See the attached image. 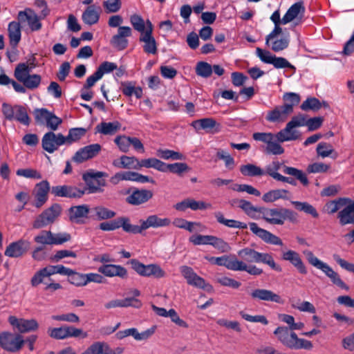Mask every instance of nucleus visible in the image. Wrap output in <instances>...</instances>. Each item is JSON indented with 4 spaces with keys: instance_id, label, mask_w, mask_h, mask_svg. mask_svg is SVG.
<instances>
[{
    "instance_id": "38",
    "label": "nucleus",
    "mask_w": 354,
    "mask_h": 354,
    "mask_svg": "<svg viewBox=\"0 0 354 354\" xmlns=\"http://www.w3.org/2000/svg\"><path fill=\"white\" fill-rule=\"evenodd\" d=\"M19 21H12L8 24V32L10 44L12 48H16L21 40V30Z\"/></svg>"
},
{
    "instance_id": "51",
    "label": "nucleus",
    "mask_w": 354,
    "mask_h": 354,
    "mask_svg": "<svg viewBox=\"0 0 354 354\" xmlns=\"http://www.w3.org/2000/svg\"><path fill=\"white\" fill-rule=\"evenodd\" d=\"M86 130L84 128H73L68 131L67 136H65L66 145H70L72 143L80 140L86 134Z\"/></svg>"
},
{
    "instance_id": "12",
    "label": "nucleus",
    "mask_w": 354,
    "mask_h": 354,
    "mask_svg": "<svg viewBox=\"0 0 354 354\" xmlns=\"http://www.w3.org/2000/svg\"><path fill=\"white\" fill-rule=\"evenodd\" d=\"M130 263L132 268L142 277L162 278L165 276V272L157 264L145 265L136 259H131Z\"/></svg>"
},
{
    "instance_id": "46",
    "label": "nucleus",
    "mask_w": 354,
    "mask_h": 354,
    "mask_svg": "<svg viewBox=\"0 0 354 354\" xmlns=\"http://www.w3.org/2000/svg\"><path fill=\"white\" fill-rule=\"evenodd\" d=\"M121 127V124L118 121L113 122H101L96 127L99 133L104 135H113Z\"/></svg>"
},
{
    "instance_id": "19",
    "label": "nucleus",
    "mask_w": 354,
    "mask_h": 354,
    "mask_svg": "<svg viewBox=\"0 0 354 354\" xmlns=\"http://www.w3.org/2000/svg\"><path fill=\"white\" fill-rule=\"evenodd\" d=\"M100 144H92L80 149L72 158L73 161L82 163L88 159L95 157L101 150Z\"/></svg>"
},
{
    "instance_id": "39",
    "label": "nucleus",
    "mask_w": 354,
    "mask_h": 354,
    "mask_svg": "<svg viewBox=\"0 0 354 354\" xmlns=\"http://www.w3.org/2000/svg\"><path fill=\"white\" fill-rule=\"evenodd\" d=\"M100 8L95 5L88 6L82 14V19L84 24L93 25L99 21Z\"/></svg>"
},
{
    "instance_id": "8",
    "label": "nucleus",
    "mask_w": 354,
    "mask_h": 354,
    "mask_svg": "<svg viewBox=\"0 0 354 354\" xmlns=\"http://www.w3.org/2000/svg\"><path fill=\"white\" fill-rule=\"evenodd\" d=\"M52 275L50 266L44 267L34 274L30 279V284L32 287H37L43 283L45 285L44 290L51 292L62 288L60 283L52 281L50 279Z\"/></svg>"
},
{
    "instance_id": "25",
    "label": "nucleus",
    "mask_w": 354,
    "mask_h": 354,
    "mask_svg": "<svg viewBox=\"0 0 354 354\" xmlns=\"http://www.w3.org/2000/svg\"><path fill=\"white\" fill-rule=\"evenodd\" d=\"M282 259L284 261H289L301 274H306L308 271L306 266L301 259L299 254L292 250H288L282 253Z\"/></svg>"
},
{
    "instance_id": "57",
    "label": "nucleus",
    "mask_w": 354,
    "mask_h": 354,
    "mask_svg": "<svg viewBox=\"0 0 354 354\" xmlns=\"http://www.w3.org/2000/svg\"><path fill=\"white\" fill-rule=\"evenodd\" d=\"M52 112L48 111L46 109H36L34 111V116L35 121L39 124H45L48 123V118L51 115Z\"/></svg>"
},
{
    "instance_id": "5",
    "label": "nucleus",
    "mask_w": 354,
    "mask_h": 354,
    "mask_svg": "<svg viewBox=\"0 0 354 354\" xmlns=\"http://www.w3.org/2000/svg\"><path fill=\"white\" fill-rule=\"evenodd\" d=\"M304 254L308 263L313 266L322 270L325 274L330 279L332 282L337 286L348 290V287L346 284L340 279L339 274L335 272L332 268H330L326 263L319 260L317 257L314 255L313 252L310 250H304Z\"/></svg>"
},
{
    "instance_id": "3",
    "label": "nucleus",
    "mask_w": 354,
    "mask_h": 354,
    "mask_svg": "<svg viewBox=\"0 0 354 354\" xmlns=\"http://www.w3.org/2000/svg\"><path fill=\"white\" fill-rule=\"evenodd\" d=\"M238 255L248 263H262L270 266L277 272L282 270L281 267L277 264L271 254L259 252L250 248H245L238 251Z\"/></svg>"
},
{
    "instance_id": "21",
    "label": "nucleus",
    "mask_w": 354,
    "mask_h": 354,
    "mask_svg": "<svg viewBox=\"0 0 354 354\" xmlns=\"http://www.w3.org/2000/svg\"><path fill=\"white\" fill-rule=\"evenodd\" d=\"M50 192L55 196L66 198H81L85 194L84 190L66 185L53 186L51 187Z\"/></svg>"
},
{
    "instance_id": "13",
    "label": "nucleus",
    "mask_w": 354,
    "mask_h": 354,
    "mask_svg": "<svg viewBox=\"0 0 354 354\" xmlns=\"http://www.w3.org/2000/svg\"><path fill=\"white\" fill-rule=\"evenodd\" d=\"M180 271L189 285L206 290L212 289V286L206 283L205 279L198 276L191 267L182 266L180 267Z\"/></svg>"
},
{
    "instance_id": "14",
    "label": "nucleus",
    "mask_w": 354,
    "mask_h": 354,
    "mask_svg": "<svg viewBox=\"0 0 354 354\" xmlns=\"http://www.w3.org/2000/svg\"><path fill=\"white\" fill-rule=\"evenodd\" d=\"M43 149L47 152L52 153L58 148L66 145L65 136L62 133H55L53 131L46 133L41 140Z\"/></svg>"
},
{
    "instance_id": "50",
    "label": "nucleus",
    "mask_w": 354,
    "mask_h": 354,
    "mask_svg": "<svg viewBox=\"0 0 354 354\" xmlns=\"http://www.w3.org/2000/svg\"><path fill=\"white\" fill-rule=\"evenodd\" d=\"M140 168H153L159 171L164 172L165 163L157 158H151L147 159H142L140 162Z\"/></svg>"
},
{
    "instance_id": "56",
    "label": "nucleus",
    "mask_w": 354,
    "mask_h": 354,
    "mask_svg": "<svg viewBox=\"0 0 354 354\" xmlns=\"http://www.w3.org/2000/svg\"><path fill=\"white\" fill-rule=\"evenodd\" d=\"M196 73L200 77L207 78L212 73V67L207 62H199L196 66Z\"/></svg>"
},
{
    "instance_id": "11",
    "label": "nucleus",
    "mask_w": 354,
    "mask_h": 354,
    "mask_svg": "<svg viewBox=\"0 0 354 354\" xmlns=\"http://www.w3.org/2000/svg\"><path fill=\"white\" fill-rule=\"evenodd\" d=\"M256 55L265 64H272L275 68H288L295 71V67L292 65L286 58L282 57H276L272 55L270 51L261 49V48H256Z\"/></svg>"
},
{
    "instance_id": "63",
    "label": "nucleus",
    "mask_w": 354,
    "mask_h": 354,
    "mask_svg": "<svg viewBox=\"0 0 354 354\" xmlns=\"http://www.w3.org/2000/svg\"><path fill=\"white\" fill-rule=\"evenodd\" d=\"M286 102L283 104L285 107H290L291 113L293 112V107L297 105L300 102V97L298 94L295 93H288L283 95V97Z\"/></svg>"
},
{
    "instance_id": "7",
    "label": "nucleus",
    "mask_w": 354,
    "mask_h": 354,
    "mask_svg": "<svg viewBox=\"0 0 354 354\" xmlns=\"http://www.w3.org/2000/svg\"><path fill=\"white\" fill-rule=\"evenodd\" d=\"M107 174L102 171H89L84 173L82 179L85 182L86 187L84 189L88 194H99L104 192V187L106 186V180L103 177H106Z\"/></svg>"
},
{
    "instance_id": "40",
    "label": "nucleus",
    "mask_w": 354,
    "mask_h": 354,
    "mask_svg": "<svg viewBox=\"0 0 354 354\" xmlns=\"http://www.w3.org/2000/svg\"><path fill=\"white\" fill-rule=\"evenodd\" d=\"M289 124L287 123L286 127L277 133V140L279 142L286 141L296 140L301 134L298 130L294 127L288 128Z\"/></svg>"
},
{
    "instance_id": "54",
    "label": "nucleus",
    "mask_w": 354,
    "mask_h": 354,
    "mask_svg": "<svg viewBox=\"0 0 354 354\" xmlns=\"http://www.w3.org/2000/svg\"><path fill=\"white\" fill-rule=\"evenodd\" d=\"M292 204L299 211L310 214L314 218H317L319 214L316 209L307 202L292 201Z\"/></svg>"
},
{
    "instance_id": "10",
    "label": "nucleus",
    "mask_w": 354,
    "mask_h": 354,
    "mask_svg": "<svg viewBox=\"0 0 354 354\" xmlns=\"http://www.w3.org/2000/svg\"><path fill=\"white\" fill-rule=\"evenodd\" d=\"M62 210L59 204L52 205L35 218L32 224L33 228L40 229L53 223L60 216Z\"/></svg>"
},
{
    "instance_id": "9",
    "label": "nucleus",
    "mask_w": 354,
    "mask_h": 354,
    "mask_svg": "<svg viewBox=\"0 0 354 354\" xmlns=\"http://www.w3.org/2000/svg\"><path fill=\"white\" fill-rule=\"evenodd\" d=\"M2 113L9 120H16L24 125H29L30 120L25 107L21 105L12 106L7 103L2 104Z\"/></svg>"
},
{
    "instance_id": "16",
    "label": "nucleus",
    "mask_w": 354,
    "mask_h": 354,
    "mask_svg": "<svg viewBox=\"0 0 354 354\" xmlns=\"http://www.w3.org/2000/svg\"><path fill=\"white\" fill-rule=\"evenodd\" d=\"M128 196L126 202L131 205H140L148 202L152 198L153 192L146 189H134L131 192L128 191Z\"/></svg>"
},
{
    "instance_id": "24",
    "label": "nucleus",
    "mask_w": 354,
    "mask_h": 354,
    "mask_svg": "<svg viewBox=\"0 0 354 354\" xmlns=\"http://www.w3.org/2000/svg\"><path fill=\"white\" fill-rule=\"evenodd\" d=\"M17 18L21 23L28 21V26L32 31L39 30L41 28V24L39 22V17L30 8L26 9L24 11H19Z\"/></svg>"
},
{
    "instance_id": "29",
    "label": "nucleus",
    "mask_w": 354,
    "mask_h": 354,
    "mask_svg": "<svg viewBox=\"0 0 354 354\" xmlns=\"http://www.w3.org/2000/svg\"><path fill=\"white\" fill-rule=\"evenodd\" d=\"M250 296L252 299L260 301H272L277 304L283 303L281 297L278 294L267 289H255L250 293Z\"/></svg>"
},
{
    "instance_id": "48",
    "label": "nucleus",
    "mask_w": 354,
    "mask_h": 354,
    "mask_svg": "<svg viewBox=\"0 0 354 354\" xmlns=\"http://www.w3.org/2000/svg\"><path fill=\"white\" fill-rule=\"evenodd\" d=\"M234 271H245L251 275L258 276L263 273V270L254 265H248L245 261L237 259Z\"/></svg>"
},
{
    "instance_id": "60",
    "label": "nucleus",
    "mask_w": 354,
    "mask_h": 354,
    "mask_svg": "<svg viewBox=\"0 0 354 354\" xmlns=\"http://www.w3.org/2000/svg\"><path fill=\"white\" fill-rule=\"evenodd\" d=\"M210 245H212L214 248L223 253L228 252L231 250V247L228 243L215 236H212Z\"/></svg>"
},
{
    "instance_id": "45",
    "label": "nucleus",
    "mask_w": 354,
    "mask_h": 354,
    "mask_svg": "<svg viewBox=\"0 0 354 354\" xmlns=\"http://www.w3.org/2000/svg\"><path fill=\"white\" fill-rule=\"evenodd\" d=\"M350 199L348 198H339L338 199L328 202L324 207V212L332 214L346 206Z\"/></svg>"
},
{
    "instance_id": "4",
    "label": "nucleus",
    "mask_w": 354,
    "mask_h": 354,
    "mask_svg": "<svg viewBox=\"0 0 354 354\" xmlns=\"http://www.w3.org/2000/svg\"><path fill=\"white\" fill-rule=\"evenodd\" d=\"M282 166L284 174L295 177V178L299 180L305 186L308 185L309 182L306 175L301 170L295 167L283 165L282 163L277 160L272 161L266 165L264 169V175H268L274 180H278L279 178H281V174L278 173V170H279Z\"/></svg>"
},
{
    "instance_id": "27",
    "label": "nucleus",
    "mask_w": 354,
    "mask_h": 354,
    "mask_svg": "<svg viewBox=\"0 0 354 354\" xmlns=\"http://www.w3.org/2000/svg\"><path fill=\"white\" fill-rule=\"evenodd\" d=\"M305 12V8L302 2L292 4L282 17V24L285 25L294 20H301Z\"/></svg>"
},
{
    "instance_id": "42",
    "label": "nucleus",
    "mask_w": 354,
    "mask_h": 354,
    "mask_svg": "<svg viewBox=\"0 0 354 354\" xmlns=\"http://www.w3.org/2000/svg\"><path fill=\"white\" fill-rule=\"evenodd\" d=\"M214 216L218 223L226 227L235 229H246L248 227V225L245 223L234 219L225 218L223 214L221 212H216Z\"/></svg>"
},
{
    "instance_id": "30",
    "label": "nucleus",
    "mask_w": 354,
    "mask_h": 354,
    "mask_svg": "<svg viewBox=\"0 0 354 354\" xmlns=\"http://www.w3.org/2000/svg\"><path fill=\"white\" fill-rule=\"evenodd\" d=\"M141 306V301L134 297H127L124 299H113L104 304L105 308L108 310L115 308H126L129 306L139 308Z\"/></svg>"
},
{
    "instance_id": "32",
    "label": "nucleus",
    "mask_w": 354,
    "mask_h": 354,
    "mask_svg": "<svg viewBox=\"0 0 354 354\" xmlns=\"http://www.w3.org/2000/svg\"><path fill=\"white\" fill-rule=\"evenodd\" d=\"M50 185L47 180H43L36 185L35 203L36 207H41L48 200V193L50 191Z\"/></svg>"
},
{
    "instance_id": "18",
    "label": "nucleus",
    "mask_w": 354,
    "mask_h": 354,
    "mask_svg": "<svg viewBox=\"0 0 354 354\" xmlns=\"http://www.w3.org/2000/svg\"><path fill=\"white\" fill-rule=\"evenodd\" d=\"M249 226L252 232L265 243L274 245H283V242L279 236L259 227L256 223H250Z\"/></svg>"
},
{
    "instance_id": "41",
    "label": "nucleus",
    "mask_w": 354,
    "mask_h": 354,
    "mask_svg": "<svg viewBox=\"0 0 354 354\" xmlns=\"http://www.w3.org/2000/svg\"><path fill=\"white\" fill-rule=\"evenodd\" d=\"M236 203L238 204L239 208L252 218H257L256 213H261L262 208V207H254L250 202L243 199L234 200L232 205Z\"/></svg>"
},
{
    "instance_id": "59",
    "label": "nucleus",
    "mask_w": 354,
    "mask_h": 354,
    "mask_svg": "<svg viewBox=\"0 0 354 354\" xmlns=\"http://www.w3.org/2000/svg\"><path fill=\"white\" fill-rule=\"evenodd\" d=\"M95 215L99 220H106L113 218L116 213L103 206H97L94 208Z\"/></svg>"
},
{
    "instance_id": "62",
    "label": "nucleus",
    "mask_w": 354,
    "mask_h": 354,
    "mask_svg": "<svg viewBox=\"0 0 354 354\" xmlns=\"http://www.w3.org/2000/svg\"><path fill=\"white\" fill-rule=\"evenodd\" d=\"M68 281L73 285L80 287L86 286V274L80 273L75 271H73L70 277L68 278Z\"/></svg>"
},
{
    "instance_id": "33",
    "label": "nucleus",
    "mask_w": 354,
    "mask_h": 354,
    "mask_svg": "<svg viewBox=\"0 0 354 354\" xmlns=\"http://www.w3.org/2000/svg\"><path fill=\"white\" fill-rule=\"evenodd\" d=\"M205 258L212 263L220 266H224L230 270H235V267L237 261V257L235 255H224L218 257L207 256Z\"/></svg>"
},
{
    "instance_id": "64",
    "label": "nucleus",
    "mask_w": 354,
    "mask_h": 354,
    "mask_svg": "<svg viewBox=\"0 0 354 354\" xmlns=\"http://www.w3.org/2000/svg\"><path fill=\"white\" fill-rule=\"evenodd\" d=\"M216 281L223 286L230 287L234 289H238L241 285V282L226 276L217 277Z\"/></svg>"
},
{
    "instance_id": "47",
    "label": "nucleus",
    "mask_w": 354,
    "mask_h": 354,
    "mask_svg": "<svg viewBox=\"0 0 354 354\" xmlns=\"http://www.w3.org/2000/svg\"><path fill=\"white\" fill-rule=\"evenodd\" d=\"M241 173L245 176H262L264 169L254 164H247L240 167Z\"/></svg>"
},
{
    "instance_id": "1",
    "label": "nucleus",
    "mask_w": 354,
    "mask_h": 354,
    "mask_svg": "<svg viewBox=\"0 0 354 354\" xmlns=\"http://www.w3.org/2000/svg\"><path fill=\"white\" fill-rule=\"evenodd\" d=\"M274 334L283 345L289 348L310 350L313 348L311 342L299 338L297 334L288 327L279 326L274 331Z\"/></svg>"
},
{
    "instance_id": "44",
    "label": "nucleus",
    "mask_w": 354,
    "mask_h": 354,
    "mask_svg": "<svg viewBox=\"0 0 354 354\" xmlns=\"http://www.w3.org/2000/svg\"><path fill=\"white\" fill-rule=\"evenodd\" d=\"M122 227V230L127 233L131 234H141L142 231V223L140 225H132L130 218L127 216L119 217V228Z\"/></svg>"
},
{
    "instance_id": "6",
    "label": "nucleus",
    "mask_w": 354,
    "mask_h": 354,
    "mask_svg": "<svg viewBox=\"0 0 354 354\" xmlns=\"http://www.w3.org/2000/svg\"><path fill=\"white\" fill-rule=\"evenodd\" d=\"M30 69L27 64H19L15 68L14 75L19 82L24 85L26 88L34 90L40 85L41 77L37 74L30 75Z\"/></svg>"
},
{
    "instance_id": "23",
    "label": "nucleus",
    "mask_w": 354,
    "mask_h": 354,
    "mask_svg": "<svg viewBox=\"0 0 354 354\" xmlns=\"http://www.w3.org/2000/svg\"><path fill=\"white\" fill-rule=\"evenodd\" d=\"M281 34H275L271 37H268L270 34L266 37V44L270 46L274 52H280L286 49L290 44V36L288 34L279 35Z\"/></svg>"
},
{
    "instance_id": "26",
    "label": "nucleus",
    "mask_w": 354,
    "mask_h": 354,
    "mask_svg": "<svg viewBox=\"0 0 354 354\" xmlns=\"http://www.w3.org/2000/svg\"><path fill=\"white\" fill-rule=\"evenodd\" d=\"M142 223V231L150 227L158 228L167 227L171 223V220L167 217H160L157 214L149 215L145 220H140Z\"/></svg>"
},
{
    "instance_id": "35",
    "label": "nucleus",
    "mask_w": 354,
    "mask_h": 354,
    "mask_svg": "<svg viewBox=\"0 0 354 354\" xmlns=\"http://www.w3.org/2000/svg\"><path fill=\"white\" fill-rule=\"evenodd\" d=\"M192 126L196 129H201L207 132L216 133L220 131V124L211 118L195 120L192 122Z\"/></svg>"
},
{
    "instance_id": "58",
    "label": "nucleus",
    "mask_w": 354,
    "mask_h": 354,
    "mask_svg": "<svg viewBox=\"0 0 354 354\" xmlns=\"http://www.w3.org/2000/svg\"><path fill=\"white\" fill-rule=\"evenodd\" d=\"M66 338L70 337H81L82 339L86 338L88 334L81 328H75L73 326L64 325Z\"/></svg>"
},
{
    "instance_id": "36",
    "label": "nucleus",
    "mask_w": 354,
    "mask_h": 354,
    "mask_svg": "<svg viewBox=\"0 0 354 354\" xmlns=\"http://www.w3.org/2000/svg\"><path fill=\"white\" fill-rule=\"evenodd\" d=\"M140 162L135 156H122L119 160H114L113 165L118 168L140 169Z\"/></svg>"
},
{
    "instance_id": "15",
    "label": "nucleus",
    "mask_w": 354,
    "mask_h": 354,
    "mask_svg": "<svg viewBox=\"0 0 354 354\" xmlns=\"http://www.w3.org/2000/svg\"><path fill=\"white\" fill-rule=\"evenodd\" d=\"M24 340L21 336L10 333H0V346L10 352L19 351L23 346Z\"/></svg>"
},
{
    "instance_id": "52",
    "label": "nucleus",
    "mask_w": 354,
    "mask_h": 354,
    "mask_svg": "<svg viewBox=\"0 0 354 354\" xmlns=\"http://www.w3.org/2000/svg\"><path fill=\"white\" fill-rule=\"evenodd\" d=\"M189 166L185 162H175L173 164H166L165 167V171H170L173 174L181 176L183 173L189 171Z\"/></svg>"
},
{
    "instance_id": "55",
    "label": "nucleus",
    "mask_w": 354,
    "mask_h": 354,
    "mask_svg": "<svg viewBox=\"0 0 354 354\" xmlns=\"http://www.w3.org/2000/svg\"><path fill=\"white\" fill-rule=\"evenodd\" d=\"M39 327L37 322L34 319H21L19 325V331L20 333H28L36 330Z\"/></svg>"
},
{
    "instance_id": "43",
    "label": "nucleus",
    "mask_w": 354,
    "mask_h": 354,
    "mask_svg": "<svg viewBox=\"0 0 354 354\" xmlns=\"http://www.w3.org/2000/svg\"><path fill=\"white\" fill-rule=\"evenodd\" d=\"M339 223L342 225L354 224V207L348 203L344 208L338 213Z\"/></svg>"
},
{
    "instance_id": "20",
    "label": "nucleus",
    "mask_w": 354,
    "mask_h": 354,
    "mask_svg": "<svg viewBox=\"0 0 354 354\" xmlns=\"http://www.w3.org/2000/svg\"><path fill=\"white\" fill-rule=\"evenodd\" d=\"M132 30L129 26H120L118 29V33L113 36L111 44L118 50L125 49L128 46L127 37H131Z\"/></svg>"
},
{
    "instance_id": "61",
    "label": "nucleus",
    "mask_w": 354,
    "mask_h": 354,
    "mask_svg": "<svg viewBox=\"0 0 354 354\" xmlns=\"http://www.w3.org/2000/svg\"><path fill=\"white\" fill-rule=\"evenodd\" d=\"M155 332V327L149 328L142 333H139L135 328H130V335L133 336L136 340L141 341L149 339Z\"/></svg>"
},
{
    "instance_id": "37",
    "label": "nucleus",
    "mask_w": 354,
    "mask_h": 354,
    "mask_svg": "<svg viewBox=\"0 0 354 354\" xmlns=\"http://www.w3.org/2000/svg\"><path fill=\"white\" fill-rule=\"evenodd\" d=\"M139 40L144 44L142 47L146 53L152 55L157 53V44L155 38L150 32H142L140 36Z\"/></svg>"
},
{
    "instance_id": "49",
    "label": "nucleus",
    "mask_w": 354,
    "mask_h": 354,
    "mask_svg": "<svg viewBox=\"0 0 354 354\" xmlns=\"http://www.w3.org/2000/svg\"><path fill=\"white\" fill-rule=\"evenodd\" d=\"M288 194L286 189H272L264 194L262 199L266 203H272L280 198L286 199Z\"/></svg>"
},
{
    "instance_id": "2",
    "label": "nucleus",
    "mask_w": 354,
    "mask_h": 354,
    "mask_svg": "<svg viewBox=\"0 0 354 354\" xmlns=\"http://www.w3.org/2000/svg\"><path fill=\"white\" fill-rule=\"evenodd\" d=\"M262 218L271 225H282L286 220L295 223L297 221V214L291 209L279 208H261Z\"/></svg>"
},
{
    "instance_id": "22",
    "label": "nucleus",
    "mask_w": 354,
    "mask_h": 354,
    "mask_svg": "<svg viewBox=\"0 0 354 354\" xmlns=\"http://www.w3.org/2000/svg\"><path fill=\"white\" fill-rule=\"evenodd\" d=\"M30 248V243L24 239L11 243L5 250V255L12 258H17L26 254Z\"/></svg>"
},
{
    "instance_id": "31",
    "label": "nucleus",
    "mask_w": 354,
    "mask_h": 354,
    "mask_svg": "<svg viewBox=\"0 0 354 354\" xmlns=\"http://www.w3.org/2000/svg\"><path fill=\"white\" fill-rule=\"evenodd\" d=\"M98 271L109 277H119L126 278L127 276V270L120 266L115 264H105L98 268Z\"/></svg>"
},
{
    "instance_id": "53",
    "label": "nucleus",
    "mask_w": 354,
    "mask_h": 354,
    "mask_svg": "<svg viewBox=\"0 0 354 354\" xmlns=\"http://www.w3.org/2000/svg\"><path fill=\"white\" fill-rule=\"evenodd\" d=\"M122 91L127 96L136 95L137 98H140L142 95V90L140 87H136L132 82H124L122 84Z\"/></svg>"
},
{
    "instance_id": "28",
    "label": "nucleus",
    "mask_w": 354,
    "mask_h": 354,
    "mask_svg": "<svg viewBox=\"0 0 354 354\" xmlns=\"http://www.w3.org/2000/svg\"><path fill=\"white\" fill-rule=\"evenodd\" d=\"M290 114H291L290 107H285L283 105L277 106L268 112L266 119L270 122H283Z\"/></svg>"
},
{
    "instance_id": "34",
    "label": "nucleus",
    "mask_w": 354,
    "mask_h": 354,
    "mask_svg": "<svg viewBox=\"0 0 354 354\" xmlns=\"http://www.w3.org/2000/svg\"><path fill=\"white\" fill-rule=\"evenodd\" d=\"M89 210L87 205L73 206L68 209L69 219L71 222L80 223L82 218L87 217Z\"/></svg>"
},
{
    "instance_id": "17",
    "label": "nucleus",
    "mask_w": 354,
    "mask_h": 354,
    "mask_svg": "<svg viewBox=\"0 0 354 354\" xmlns=\"http://www.w3.org/2000/svg\"><path fill=\"white\" fill-rule=\"evenodd\" d=\"M121 180H129L141 183H155L152 178L148 177L147 176H144L135 171L118 172L111 178V182L113 184H117Z\"/></svg>"
}]
</instances>
